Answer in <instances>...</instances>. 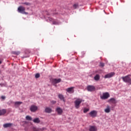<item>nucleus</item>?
<instances>
[{
  "mask_svg": "<svg viewBox=\"0 0 131 131\" xmlns=\"http://www.w3.org/2000/svg\"><path fill=\"white\" fill-rule=\"evenodd\" d=\"M38 107L36 105H32L30 108V110L31 112H35L37 111Z\"/></svg>",
  "mask_w": 131,
  "mask_h": 131,
  "instance_id": "9",
  "label": "nucleus"
},
{
  "mask_svg": "<svg viewBox=\"0 0 131 131\" xmlns=\"http://www.w3.org/2000/svg\"><path fill=\"white\" fill-rule=\"evenodd\" d=\"M22 102L20 101H16L14 103L15 105H21L22 104Z\"/></svg>",
  "mask_w": 131,
  "mask_h": 131,
  "instance_id": "23",
  "label": "nucleus"
},
{
  "mask_svg": "<svg viewBox=\"0 0 131 131\" xmlns=\"http://www.w3.org/2000/svg\"><path fill=\"white\" fill-rule=\"evenodd\" d=\"M110 97V94L108 92H105L103 93L102 95L100 96V98L102 100H106V99H108Z\"/></svg>",
  "mask_w": 131,
  "mask_h": 131,
  "instance_id": "4",
  "label": "nucleus"
},
{
  "mask_svg": "<svg viewBox=\"0 0 131 131\" xmlns=\"http://www.w3.org/2000/svg\"><path fill=\"white\" fill-rule=\"evenodd\" d=\"M40 77V75L39 73H37L35 74V78H39Z\"/></svg>",
  "mask_w": 131,
  "mask_h": 131,
  "instance_id": "25",
  "label": "nucleus"
},
{
  "mask_svg": "<svg viewBox=\"0 0 131 131\" xmlns=\"http://www.w3.org/2000/svg\"><path fill=\"white\" fill-rule=\"evenodd\" d=\"M62 80L60 78H59V79L52 78L50 79V81L51 83L53 84V85H55V84H57V83H60V82Z\"/></svg>",
  "mask_w": 131,
  "mask_h": 131,
  "instance_id": "2",
  "label": "nucleus"
},
{
  "mask_svg": "<svg viewBox=\"0 0 131 131\" xmlns=\"http://www.w3.org/2000/svg\"><path fill=\"white\" fill-rule=\"evenodd\" d=\"M114 75H115V73L111 72L105 75L104 76V78H111V77H113Z\"/></svg>",
  "mask_w": 131,
  "mask_h": 131,
  "instance_id": "7",
  "label": "nucleus"
},
{
  "mask_svg": "<svg viewBox=\"0 0 131 131\" xmlns=\"http://www.w3.org/2000/svg\"><path fill=\"white\" fill-rule=\"evenodd\" d=\"M12 125H13L12 123H6L4 124L3 125L4 127H5V128H6L7 127H11V126H12Z\"/></svg>",
  "mask_w": 131,
  "mask_h": 131,
  "instance_id": "14",
  "label": "nucleus"
},
{
  "mask_svg": "<svg viewBox=\"0 0 131 131\" xmlns=\"http://www.w3.org/2000/svg\"><path fill=\"white\" fill-rule=\"evenodd\" d=\"M12 54H13V55H16V56H18V55L20 54V52L14 51L12 52Z\"/></svg>",
  "mask_w": 131,
  "mask_h": 131,
  "instance_id": "21",
  "label": "nucleus"
},
{
  "mask_svg": "<svg viewBox=\"0 0 131 131\" xmlns=\"http://www.w3.org/2000/svg\"><path fill=\"white\" fill-rule=\"evenodd\" d=\"M26 119L27 120H32V118L29 116H27L26 117Z\"/></svg>",
  "mask_w": 131,
  "mask_h": 131,
  "instance_id": "22",
  "label": "nucleus"
},
{
  "mask_svg": "<svg viewBox=\"0 0 131 131\" xmlns=\"http://www.w3.org/2000/svg\"><path fill=\"white\" fill-rule=\"evenodd\" d=\"M1 98L3 99V100H5L6 99V97L5 96H2L1 97Z\"/></svg>",
  "mask_w": 131,
  "mask_h": 131,
  "instance_id": "28",
  "label": "nucleus"
},
{
  "mask_svg": "<svg viewBox=\"0 0 131 131\" xmlns=\"http://www.w3.org/2000/svg\"><path fill=\"white\" fill-rule=\"evenodd\" d=\"M56 112H57L59 115H61L62 113H63V110H62V108L60 107H57L56 108Z\"/></svg>",
  "mask_w": 131,
  "mask_h": 131,
  "instance_id": "12",
  "label": "nucleus"
},
{
  "mask_svg": "<svg viewBox=\"0 0 131 131\" xmlns=\"http://www.w3.org/2000/svg\"><path fill=\"white\" fill-rule=\"evenodd\" d=\"M77 7H78V4H74L73 5V8H74L75 9H76V8H77Z\"/></svg>",
  "mask_w": 131,
  "mask_h": 131,
  "instance_id": "27",
  "label": "nucleus"
},
{
  "mask_svg": "<svg viewBox=\"0 0 131 131\" xmlns=\"http://www.w3.org/2000/svg\"><path fill=\"white\" fill-rule=\"evenodd\" d=\"M74 89H75V88L73 86L69 88L66 89V91L67 93H69V94H73V93H74Z\"/></svg>",
  "mask_w": 131,
  "mask_h": 131,
  "instance_id": "8",
  "label": "nucleus"
},
{
  "mask_svg": "<svg viewBox=\"0 0 131 131\" xmlns=\"http://www.w3.org/2000/svg\"><path fill=\"white\" fill-rule=\"evenodd\" d=\"M94 79L95 80H96V81L100 80V75L99 74L96 75L94 77Z\"/></svg>",
  "mask_w": 131,
  "mask_h": 131,
  "instance_id": "20",
  "label": "nucleus"
},
{
  "mask_svg": "<svg viewBox=\"0 0 131 131\" xmlns=\"http://www.w3.org/2000/svg\"><path fill=\"white\" fill-rule=\"evenodd\" d=\"M58 98L60 100H61L63 102H65V98H64V96L62 94H58Z\"/></svg>",
  "mask_w": 131,
  "mask_h": 131,
  "instance_id": "17",
  "label": "nucleus"
},
{
  "mask_svg": "<svg viewBox=\"0 0 131 131\" xmlns=\"http://www.w3.org/2000/svg\"><path fill=\"white\" fill-rule=\"evenodd\" d=\"M33 122H35V123H39L40 122V120L38 118H37L33 120Z\"/></svg>",
  "mask_w": 131,
  "mask_h": 131,
  "instance_id": "19",
  "label": "nucleus"
},
{
  "mask_svg": "<svg viewBox=\"0 0 131 131\" xmlns=\"http://www.w3.org/2000/svg\"><path fill=\"white\" fill-rule=\"evenodd\" d=\"M82 102V99H77L75 102V107L76 109H78L79 108V106L80 104Z\"/></svg>",
  "mask_w": 131,
  "mask_h": 131,
  "instance_id": "3",
  "label": "nucleus"
},
{
  "mask_svg": "<svg viewBox=\"0 0 131 131\" xmlns=\"http://www.w3.org/2000/svg\"><path fill=\"white\" fill-rule=\"evenodd\" d=\"M97 127L95 126H90V128L89 129L90 131H97Z\"/></svg>",
  "mask_w": 131,
  "mask_h": 131,
  "instance_id": "16",
  "label": "nucleus"
},
{
  "mask_svg": "<svg viewBox=\"0 0 131 131\" xmlns=\"http://www.w3.org/2000/svg\"><path fill=\"white\" fill-rule=\"evenodd\" d=\"M18 12L19 13H25V8L23 6H19L18 8Z\"/></svg>",
  "mask_w": 131,
  "mask_h": 131,
  "instance_id": "10",
  "label": "nucleus"
},
{
  "mask_svg": "<svg viewBox=\"0 0 131 131\" xmlns=\"http://www.w3.org/2000/svg\"><path fill=\"white\" fill-rule=\"evenodd\" d=\"M100 66L101 67H104V66H105V64L104 63H103V62H100Z\"/></svg>",
  "mask_w": 131,
  "mask_h": 131,
  "instance_id": "26",
  "label": "nucleus"
},
{
  "mask_svg": "<svg viewBox=\"0 0 131 131\" xmlns=\"http://www.w3.org/2000/svg\"><path fill=\"white\" fill-rule=\"evenodd\" d=\"M111 111V108H110V106L107 105L106 108L104 110V112L105 113H109Z\"/></svg>",
  "mask_w": 131,
  "mask_h": 131,
  "instance_id": "15",
  "label": "nucleus"
},
{
  "mask_svg": "<svg viewBox=\"0 0 131 131\" xmlns=\"http://www.w3.org/2000/svg\"><path fill=\"white\" fill-rule=\"evenodd\" d=\"M88 92H95L96 91V87L94 85H89L86 87Z\"/></svg>",
  "mask_w": 131,
  "mask_h": 131,
  "instance_id": "5",
  "label": "nucleus"
},
{
  "mask_svg": "<svg viewBox=\"0 0 131 131\" xmlns=\"http://www.w3.org/2000/svg\"><path fill=\"white\" fill-rule=\"evenodd\" d=\"M45 112H46V113H51V112H52V108L50 107H46L45 108Z\"/></svg>",
  "mask_w": 131,
  "mask_h": 131,
  "instance_id": "18",
  "label": "nucleus"
},
{
  "mask_svg": "<svg viewBox=\"0 0 131 131\" xmlns=\"http://www.w3.org/2000/svg\"><path fill=\"white\" fill-rule=\"evenodd\" d=\"M88 111H90L89 108H84V110H83V113H86V112H88Z\"/></svg>",
  "mask_w": 131,
  "mask_h": 131,
  "instance_id": "24",
  "label": "nucleus"
},
{
  "mask_svg": "<svg viewBox=\"0 0 131 131\" xmlns=\"http://www.w3.org/2000/svg\"><path fill=\"white\" fill-rule=\"evenodd\" d=\"M97 114L98 112L96 111H92L89 113L90 116L93 118L97 117Z\"/></svg>",
  "mask_w": 131,
  "mask_h": 131,
  "instance_id": "6",
  "label": "nucleus"
},
{
  "mask_svg": "<svg viewBox=\"0 0 131 131\" xmlns=\"http://www.w3.org/2000/svg\"><path fill=\"white\" fill-rule=\"evenodd\" d=\"M130 75H128L125 77H123L122 79H123L124 82H128L129 84H131V79H130Z\"/></svg>",
  "mask_w": 131,
  "mask_h": 131,
  "instance_id": "1",
  "label": "nucleus"
},
{
  "mask_svg": "<svg viewBox=\"0 0 131 131\" xmlns=\"http://www.w3.org/2000/svg\"><path fill=\"white\" fill-rule=\"evenodd\" d=\"M2 63H3V61L0 60V65H1V64H2Z\"/></svg>",
  "mask_w": 131,
  "mask_h": 131,
  "instance_id": "29",
  "label": "nucleus"
},
{
  "mask_svg": "<svg viewBox=\"0 0 131 131\" xmlns=\"http://www.w3.org/2000/svg\"><path fill=\"white\" fill-rule=\"evenodd\" d=\"M108 102L110 104H116L117 101H116V99L115 98H111L108 100Z\"/></svg>",
  "mask_w": 131,
  "mask_h": 131,
  "instance_id": "11",
  "label": "nucleus"
},
{
  "mask_svg": "<svg viewBox=\"0 0 131 131\" xmlns=\"http://www.w3.org/2000/svg\"><path fill=\"white\" fill-rule=\"evenodd\" d=\"M7 113V110L6 109L0 110V116L2 115H5Z\"/></svg>",
  "mask_w": 131,
  "mask_h": 131,
  "instance_id": "13",
  "label": "nucleus"
}]
</instances>
